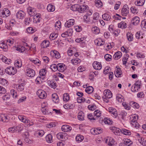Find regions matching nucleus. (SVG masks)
Here are the masks:
<instances>
[{"mask_svg":"<svg viewBox=\"0 0 146 146\" xmlns=\"http://www.w3.org/2000/svg\"><path fill=\"white\" fill-rule=\"evenodd\" d=\"M145 2V0H138L135 2V4L137 6L143 5Z\"/></svg>","mask_w":146,"mask_h":146,"instance_id":"e433bc0d","label":"nucleus"},{"mask_svg":"<svg viewBox=\"0 0 146 146\" xmlns=\"http://www.w3.org/2000/svg\"><path fill=\"white\" fill-rule=\"evenodd\" d=\"M52 136L51 134H48L46 137V141L49 143L52 142Z\"/></svg>","mask_w":146,"mask_h":146,"instance_id":"79ce46f5","label":"nucleus"},{"mask_svg":"<svg viewBox=\"0 0 146 146\" xmlns=\"http://www.w3.org/2000/svg\"><path fill=\"white\" fill-rule=\"evenodd\" d=\"M109 112L111 114V115L115 118L117 116V112L116 110L112 107H110L108 108Z\"/></svg>","mask_w":146,"mask_h":146,"instance_id":"423d86ee","label":"nucleus"},{"mask_svg":"<svg viewBox=\"0 0 146 146\" xmlns=\"http://www.w3.org/2000/svg\"><path fill=\"white\" fill-rule=\"evenodd\" d=\"M50 68L53 71H56L57 70H58V65L54 64L50 66Z\"/></svg>","mask_w":146,"mask_h":146,"instance_id":"e2e57ef3","label":"nucleus"},{"mask_svg":"<svg viewBox=\"0 0 146 146\" xmlns=\"http://www.w3.org/2000/svg\"><path fill=\"white\" fill-rule=\"evenodd\" d=\"M104 99L110 98L112 97V94L109 90H105L104 91Z\"/></svg>","mask_w":146,"mask_h":146,"instance_id":"0eeeda50","label":"nucleus"},{"mask_svg":"<svg viewBox=\"0 0 146 146\" xmlns=\"http://www.w3.org/2000/svg\"><path fill=\"white\" fill-rule=\"evenodd\" d=\"M99 17V13H95L93 15V22L96 23L97 22V20L98 19Z\"/></svg>","mask_w":146,"mask_h":146,"instance_id":"f704fd0d","label":"nucleus"},{"mask_svg":"<svg viewBox=\"0 0 146 146\" xmlns=\"http://www.w3.org/2000/svg\"><path fill=\"white\" fill-rule=\"evenodd\" d=\"M129 104L131 107L134 108L138 109L139 107L138 104L135 102H130Z\"/></svg>","mask_w":146,"mask_h":146,"instance_id":"c85d7f7f","label":"nucleus"},{"mask_svg":"<svg viewBox=\"0 0 146 146\" xmlns=\"http://www.w3.org/2000/svg\"><path fill=\"white\" fill-rule=\"evenodd\" d=\"M25 84L21 83L19 85H16V88L18 91H21L23 90L24 88Z\"/></svg>","mask_w":146,"mask_h":146,"instance_id":"7c9ffc66","label":"nucleus"},{"mask_svg":"<svg viewBox=\"0 0 146 146\" xmlns=\"http://www.w3.org/2000/svg\"><path fill=\"white\" fill-rule=\"evenodd\" d=\"M25 48L23 46H19L16 47V50L20 52H24L25 50Z\"/></svg>","mask_w":146,"mask_h":146,"instance_id":"a18cd8bd","label":"nucleus"},{"mask_svg":"<svg viewBox=\"0 0 146 146\" xmlns=\"http://www.w3.org/2000/svg\"><path fill=\"white\" fill-rule=\"evenodd\" d=\"M140 88V87L134 85L131 87V90L132 92H138V90Z\"/></svg>","mask_w":146,"mask_h":146,"instance_id":"58836bf2","label":"nucleus"},{"mask_svg":"<svg viewBox=\"0 0 146 146\" xmlns=\"http://www.w3.org/2000/svg\"><path fill=\"white\" fill-rule=\"evenodd\" d=\"M18 117L20 120L24 123H27L30 122L29 120L26 119L25 117H24L23 116L21 115L19 116Z\"/></svg>","mask_w":146,"mask_h":146,"instance_id":"c756f323","label":"nucleus"},{"mask_svg":"<svg viewBox=\"0 0 146 146\" xmlns=\"http://www.w3.org/2000/svg\"><path fill=\"white\" fill-rule=\"evenodd\" d=\"M78 119L79 120L81 121L83 120L84 119V113L82 112L81 111L78 113Z\"/></svg>","mask_w":146,"mask_h":146,"instance_id":"49530a36","label":"nucleus"},{"mask_svg":"<svg viewBox=\"0 0 146 146\" xmlns=\"http://www.w3.org/2000/svg\"><path fill=\"white\" fill-rule=\"evenodd\" d=\"M25 15V13L22 11H18L16 14L17 18L19 19H23Z\"/></svg>","mask_w":146,"mask_h":146,"instance_id":"ddd939ff","label":"nucleus"},{"mask_svg":"<svg viewBox=\"0 0 146 146\" xmlns=\"http://www.w3.org/2000/svg\"><path fill=\"white\" fill-rule=\"evenodd\" d=\"M129 8L127 5H125L122 8L121 14L123 16H126L129 13Z\"/></svg>","mask_w":146,"mask_h":146,"instance_id":"20e7f679","label":"nucleus"},{"mask_svg":"<svg viewBox=\"0 0 146 146\" xmlns=\"http://www.w3.org/2000/svg\"><path fill=\"white\" fill-rule=\"evenodd\" d=\"M61 129L62 131L64 132L70 131L72 129V127L68 125H64L62 126Z\"/></svg>","mask_w":146,"mask_h":146,"instance_id":"dca6fc26","label":"nucleus"},{"mask_svg":"<svg viewBox=\"0 0 146 146\" xmlns=\"http://www.w3.org/2000/svg\"><path fill=\"white\" fill-rule=\"evenodd\" d=\"M46 71L45 69H41L39 71V75L40 76H44L46 74Z\"/></svg>","mask_w":146,"mask_h":146,"instance_id":"864d4df0","label":"nucleus"},{"mask_svg":"<svg viewBox=\"0 0 146 146\" xmlns=\"http://www.w3.org/2000/svg\"><path fill=\"white\" fill-rule=\"evenodd\" d=\"M79 5L78 4H74L71 6V9L73 11H78V8H79Z\"/></svg>","mask_w":146,"mask_h":146,"instance_id":"de8ad7c7","label":"nucleus"},{"mask_svg":"<svg viewBox=\"0 0 146 146\" xmlns=\"http://www.w3.org/2000/svg\"><path fill=\"white\" fill-rule=\"evenodd\" d=\"M95 42L96 45L101 46L104 44L105 42L103 41L101 39L96 40H95Z\"/></svg>","mask_w":146,"mask_h":146,"instance_id":"393cba45","label":"nucleus"},{"mask_svg":"<svg viewBox=\"0 0 146 146\" xmlns=\"http://www.w3.org/2000/svg\"><path fill=\"white\" fill-rule=\"evenodd\" d=\"M26 73L27 76L30 77H33L35 74L34 70L30 68H28L26 70Z\"/></svg>","mask_w":146,"mask_h":146,"instance_id":"39448f33","label":"nucleus"},{"mask_svg":"<svg viewBox=\"0 0 146 146\" xmlns=\"http://www.w3.org/2000/svg\"><path fill=\"white\" fill-rule=\"evenodd\" d=\"M139 141L143 146L146 145V139L143 138H141L138 139Z\"/></svg>","mask_w":146,"mask_h":146,"instance_id":"09e8293b","label":"nucleus"},{"mask_svg":"<svg viewBox=\"0 0 146 146\" xmlns=\"http://www.w3.org/2000/svg\"><path fill=\"white\" fill-rule=\"evenodd\" d=\"M84 137L80 135H78L76 138V141H78V143H79L81 141L84 139Z\"/></svg>","mask_w":146,"mask_h":146,"instance_id":"8fccbe9b","label":"nucleus"},{"mask_svg":"<svg viewBox=\"0 0 146 146\" xmlns=\"http://www.w3.org/2000/svg\"><path fill=\"white\" fill-rule=\"evenodd\" d=\"M124 143L125 145L129 146L132 144V142L130 139H125Z\"/></svg>","mask_w":146,"mask_h":146,"instance_id":"0e129e2a","label":"nucleus"},{"mask_svg":"<svg viewBox=\"0 0 146 146\" xmlns=\"http://www.w3.org/2000/svg\"><path fill=\"white\" fill-rule=\"evenodd\" d=\"M36 94L39 98L41 99H44L46 96L45 92L41 90H38L36 92Z\"/></svg>","mask_w":146,"mask_h":146,"instance_id":"7ed1b4c3","label":"nucleus"},{"mask_svg":"<svg viewBox=\"0 0 146 146\" xmlns=\"http://www.w3.org/2000/svg\"><path fill=\"white\" fill-rule=\"evenodd\" d=\"M127 27V25L124 22L121 21L118 24V27L121 29H125Z\"/></svg>","mask_w":146,"mask_h":146,"instance_id":"bb28decb","label":"nucleus"},{"mask_svg":"<svg viewBox=\"0 0 146 146\" xmlns=\"http://www.w3.org/2000/svg\"><path fill=\"white\" fill-rule=\"evenodd\" d=\"M11 94L14 98H16L17 96V92L15 91V90L12 89L11 90Z\"/></svg>","mask_w":146,"mask_h":146,"instance_id":"680f3d73","label":"nucleus"},{"mask_svg":"<svg viewBox=\"0 0 146 146\" xmlns=\"http://www.w3.org/2000/svg\"><path fill=\"white\" fill-rule=\"evenodd\" d=\"M49 44V41L44 40L41 44V47L43 48H46L48 46Z\"/></svg>","mask_w":146,"mask_h":146,"instance_id":"aec40b11","label":"nucleus"},{"mask_svg":"<svg viewBox=\"0 0 146 146\" xmlns=\"http://www.w3.org/2000/svg\"><path fill=\"white\" fill-rule=\"evenodd\" d=\"M0 121L3 122H8L9 121V119L6 114H0Z\"/></svg>","mask_w":146,"mask_h":146,"instance_id":"9b49d317","label":"nucleus"},{"mask_svg":"<svg viewBox=\"0 0 146 146\" xmlns=\"http://www.w3.org/2000/svg\"><path fill=\"white\" fill-rule=\"evenodd\" d=\"M121 132L125 135H130L131 134L130 131L125 129H121Z\"/></svg>","mask_w":146,"mask_h":146,"instance_id":"a19ab883","label":"nucleus"},{"mask_svg":"<svg viewBox=\"0 0 146 146\" xmlns=\"http://www.w3.org/2000/svg\"><path fill=\"white\" fill-rule=\"evenodd\" d=\"M139 21V19L137 17H135L133 18L131 20V23L136 25L138 24Z\"/></svg>","mask_w":146,"mask_h":146,"instance_id":"412c9836","label":"nucleus"},{"mask_svg":"<svg viewBox=\"0 0 146 146\" xmlns=\"http://www.w3.org/2000/svg\"><path fill=\"white\" fill-rule=\"evenodd\" d=\"M102 18L104 20L107 21H110L111 17L110 15L107 14H104L102 15Z\"/></svg>","mask_w":146,"mask_h":146,"instance_id":"c03bdc74","label":"nucleus"},{"mask_svg":"<svg viewBox=\"0 0 146 146\" xmlns=\"http://www.w3.org/2000/svg\"><path fill=\"white\" fill-rule=\"evenodd\" d=\"M0 47L2 48H3L4 50L6 51L7 50L8 46L7 44L4 43H0Z\"/></svg>","mask_w":146,"mask_h":146,"instance_id":"052dcab7","label":"nucleus"},{"mask_svg":"<svg viewBox=\"0 0 146 146\" xmlns=\"http://www.w3.org/2000/svg\"><path fill=\"white\" fill-rule=\"evenodd\" d=\"M95 5L98 8H100L102 6V3L101 0H95Z\"/></svg>","mask_w":146,"mask_h":146,"instance_id":"2f4dec72","label":"nucleus"},{"mask_svg":"<svg viewBox=\"0 0 146 146\" xmlns=\"http://www.w3.org/2000/svg\"><path fill=\"white\" fill-rule=\"evenodd\" d=\"M1 13L3 17L5 16L8 17L10 14L9 11L8 9L6 8L4 9Z\"/></svg>","mask_w":146,"mask_h":146,"instance_id":"6ab92c4d","label":"nucleus"},{"mask_svg":"<svg viewBox=\"0 0 146 146\" xmlns=\"http://www.w3.org/2000/svg\"><path fill=\"white\" fill-rule=\"evenodd\" d=\"M80 60L78 58L73 59L71 60V63L74 65H77L80 63Z\"/></svg>","mask_w":146,"mask_h":146,"instance_id":"473e14b6","label":"nucleus"},{"mask_svg":"<svg viewBox=\"0 0 146 146\" xmlns=\"http://www.w3.org/2000/svg\"><path fill=\"white\" fill-rule=\"evenodd\" d=\"M122 56L121 53L120 52H116L114 55L113 58L115 60H117L120 58Z\"/></svg>","mask_w":146,"mask_h":146,"instance_id":"a878e982","label":"nucleus"},{"mask_svg":"<svg viewBox=\"0 0 146 146\" xmlns=\"http://www.w3.org/2000/svg\"><path fill=\"white\" fill-rule=\"evenodd\" d=\"M29 60L35 64H40V61L38 59L36 58L35 60L33 59L32 58H29Z\"/></svg>","mask_w":146,"mask_h":146,"instance_id":"13d9d810","label":"nucleus"},{"mask_svg":"<svg viewBox=\"0 0 146 146\" xmlns=\"http://www.w3.org/2000/svg\"><path fill=\"white\" fill-rule=\"evenodd\" d=\"M99 121L100 123H104L105 124H108L110 125H111L112 124L113 122L111 120H110L109 119L106 118L104 119V120H103L102 119L101 120V118H100V119Z\"/></svg>","mask_w":146,"mask_h":146,"instance_id":"2eb2a0df","label":"nucleus"},{"mask_svg":"<svg viewBox=\"0 0 146 146\" xmlns=\"http://www.w3.org/2000/svg\"><path fill=\"white\" fill-rule=\"evenodd\" d=\"M146 25V21H145V19H144L143 20L141 23V26L142 29L144 30L145 31L146 29V28L145 27Z\"/></svg>","mask_w":146,"mask_h":146,"instance_id":"4d7b16f0","label":"nucleus"},{"mask_svg":"<svg viewBox=\"0 0 146 146\" xmlns=\"http://www.w3.org/2000/svg\"><path fill=\"white\" fill-rule=\"evenodd\" d=\"M116 99L119 102H122L124 101L123 97L121 94H117V95L116 96Z\"/></svg>","mask_w":146,"mask_h":146,"instance_id":"cd10ccee","label":"nucleus"},{"mask_svg":"<svg viewBox=\"0 0 146 146\" xmlns=\"http://www.w3.org/2000/svg\"><path fill=\"white\" fill-rule=\"evenodd\" d=\"M102 129L100 127H98L94 130V133L96 134L101 133L102 132Z\"/></svg>","mask_w":146,"mask_h":146,"instance_id":"3c124183","label":"nucleus"},{"mask_svg":"<svg viewBox=\"0 0 146 146\" xmlns=\"http://www.w3.org/2000/svg\"><path fill=\"white\" fill-rule=\"evenodd\" d=\"M93 68L96 70H100L102 68L101 64L97 61H94L93 63Z\"/></svg>","mask_w":146,"mask_h":146,"instance_id":"f8f14e48","label":"nucleus"},{"mask_svg":"<svg viewBox=\"0 0 146 146\" xmlns=\"http://www.w3.org/2000/svg\"><path fill=\"white\" fill-rule=\"evenodd\" d=\"M15 65L16 67L19 68L21 67L22 64L21 62H19L17 60H16L15 62Z\"/></svg>","mask_w":146,"mask_h":146,"instance_id":"774afa93","label":"nucleus"},{"mask_svg":"<svg viewBox=\"0 0 146 146\" xmlns=\"http://www.w3.org/2000/svg\"><path fill=\"white\" fill-rule=\"evenodd\" d=\"M75 21L74 19H71L67 21L65 24V26L67 28H69L72 26L74 25Z\"/></svg>","mask_w":146,"mask_h":146,"instance_id":"9d476101","label":"nucleus"},{"mask_svg":"<svg viewBox=\"0 0 146 146\" xmlns=\"http://www.w3.org/2000/svg\"><path fill=\"white\" fill-rule=\"evenodd\" d=\"M92 31L93 33L95 34H98L100 32L99 28L96 26L93 27L92 28Z\"/></svg>","mask_w":146,"mask_h":146,"instance_id":"603ef678","label":"nucleus"},{"mask_svg":"<svg viewBox=\"0 0 146 146\" xmlns=\"http://www.w3.org/2000/svg\"><path fill=\"white\" fill-rule=\"evenodd\" d=\"M132 119L131 121V124L132 125L133 127L136 128H139L140 125L137 122V120L138 119V116L137 115L134 116Z\"/></svg>","mask_w":146,"mask_h":146,"instance_id":"f257e3e1","label":"nucleus"},{"mask_svg":"<svg viewBox=\"0 0 146 146\" xmlns=\"http://www.w3.org/2000/svg\"><path fill=\"white\" fill-rule=\"evenodd\" d=\"M47 9L49 12H53L55 10V7L52 5L49 4L47 7Z\"/></svg>","mask_w":146,"mask_h":146,"instance_id":"72a5a7b5","label":"nucleus"},{"mask_svg":"<svg viewBox=\"0 0 146 146\" xmlns=\"http://www.w3.org/2000/svg\"><path fill=\"white\" fill-rule=\"evenodd\" d=\"M110 129L112 130V132L115 135H120V132L121 131V129L119 128L115 127H111Z\"/></svg>","mask_w":146,"mask_h":146,"instance_id":"1a4fd4ad","label":"nucleus"},{"mask_svg":"<svg viewBox=\"0 0 146 146\" xmlns=\"http://www.w3.org/2000/svg\"><path fill=\"white\" fill-rule=\"evenodd\" d=\"M94 91V88L91 86H89L86 88L85 90V91L86 92L90 94L93 92Z\"/></svg>","mask_w":146,"mask_h":146,"instance_id":"c9c22d12","label":"nucleus"},{"mask_svg":"<svg viewBox=\"0 0 146 146\" xmlns=\"http://www.w3.org/2000/svg\"><path fill=\"white\" fill-rule=\"evenodd\" d=\"M58 70L60 72H63L65 69V65L63 64H58Z\"/></svg>","mask_w":146,"mask_h":146,"instance_id":"4be33fe9","label":"nucleus"},{"mask_svg":"<svg viewBox=\"0 0 146 146\" xmlns=\"http://www.w3.org/2000/svg\"><path fill=\"white\" fill-rule=\"evenodd\" d=\"M58 35L57 33H52L50 34L49 38L51 40H54L57 37Z\"/></svg>","mask_w":146,"mask_h":146,"instance_id":"ea45409f","label":"nucleus"},{"mask_svg":"<svg viewBox=\"0 0 146 146\" xmlns=\"http://www.w3.org/2000/svg\"><path fill=\"white\" fill-rule=\"evenodd\" d=\"M52 101L56 103L58 102L59 101L58 97V95L55 93L53 94L52 96Z\"/></svg>","mask_w":146,"mask_h":146,"instance_id":"5701e85b","label":"nucleus"},{"mask_svg":"<svg viewBox=\"0 0 146 146\" xmlns=\"http://www.w3.org/2000/svg\"><path fill=\"white\" fill-rule=\"evenodd\" d=\"M127 37L128 40L131 41L133 40V36L132 33L130 32H128L127 33Z\"/></svg>","mask_w":146,"mask_h":146,"instance_id":"37998d69","label":"nucleus"},{"mask_svg":"<svg viewBox=\"0 0 146 146\" xmlns=\"http://www.w3.org/2000/svg\"><path fill=\"white\" fill-rule=\"evenodd\" d=\"M20 126H18L16 127H13L9 128L8 131L11 132H13L14 131H17L18 128H21Z\"/></svg>","mask_w":146,"mask_h":146,"instance_id":"4c0bfd02","label":"nucleus"},{"mask_svg":"<svg viewBox=\"0 0 146 146\" xmlns=\"http://www.w3.org/2000/svg\"><path fill=\"white\" fill-rule=\"evenodd\" d=\"M88 8L87 5L85 6L84 5H80L79 8H78V11L80 13H82L84 12H86Z\"/></svg>","mask_w":146,"mask_h":146,"instance_id":"f3484780","label":"nucleus"},{"mask_svg":"<svg viewBox=\"0 0 146 146\" xmlns=\"http://www.w3.org/2000/svg\"><path fill=\"white\" fill-rule=\"evenodd\" d=\"M54 27L56 29H60L61 27L60 22V21H57L54 25Z\"/></svg>","mask_w":146,"mask_h":146,"instance_id":"bf43d9fd","label":"nucleus"},{"mask_svg":"<svg viewBox=\"0 0 146 146\" xmlns=\"http://www.w3.org/2000/svg\"><path fill=\"white\" fill-rule=\"evenodd\" d=\"M115 76L117 77H119L121 74V69L119 68H117L114 72Z\"/></svg>","mask_w":146,"mask_h":146,"instance_id":"b1692460","label":"nucleus"},{"mask_svg":"<svg viewBox=\"0 0 146 146\" xmlns=\"http://www.w3.org/2000/svg\"><path fill=\"white\" fill-rule=\"evenodd\" d=\"M69 96L68 94H64L63 96V99L64 101L67 102L69 100Z\"/></svg>","mask_w":146,"mask_h":146,"instance_id":"6e6d98bb","label":"nucleus"},{"mask_svg":"<svg viewBox=\"0 0 146 146\" xmlns=\"http://www.w3.org/2000/svg\"><path fill=\"white\" fill-rule=\"evenodd\" d=\"M27 11L29 15L31 16L34 15L36 13V10L34 8L32 7H29L27 8Z\"/></svg>","mask_w":146,"mask_h":146,"instance_id":"6e6552de","label":"nucleus"},{"mask_svg":"<svg viewBox=\"0 0 146 146\" xmlns=\"http://www.w3.org/2000/svg\"><path fill=\"white\" fill-rule=\"evenodd\" d=\"M94 116L97 117H100L101 115V112L99 110H95L94 112Z\"/></svg>","mask_w":146,"mask_h":146,"instance_id":"5fc2aeb1","label":"nucleus"},{"mask_svg":"<svg viewBox=\"0 0 146 146\" xmlns=\"http://www.w3.org/2000/svg\"><path fill=\"white\" fill-rule=\"evenodd\" d=\"M5 72L8 74L14 75L16 73L17 70L14 67L9 66L5 69Z\"/></svg>","mask_w":146,"mask_h":146,"instance_id":"f03ea898","label":"nucleus"},{"mask_svg":"<svg viewBox=\"0 0 146 146\" xmlns=\"http://www.w3.org/2000/svg\"><path fill=\"white\" fill-rule=\"evenodd\" d=\"M50 54L52 56L57 59L59 58L60 56L59 53L57 51L53 50L50 52Z\"/></svg>","mask_w":146,"mask_h":146,"instance_id":"4468645a","label":"nucleus"},{"mask_svg":"<svg viewBox=\"0 0 146 146\" xmlns=\"http://www.w3.org/2000/svg\"><path fill=\"white\" fill-rule=\"evenodd\" d=\"M104 58L107 61H110L111 60V56L109 54H106L105 55Z\"/></svg>","mask_w":146,"mask_h":146,"instance_id":"69168bd1","label":"nucleus"},{"mask_svg":"<svg viewBox=\"0 0 146 146\" xmlns=\"http://www.w3.org/2000/svg\"><path fill=\"white\" fill-rule=\"evenodd\" d=\"M65 133H59L57 135V138L59 139H63V134H65Z\"/></svg>","mask_w":146,"mask_h":146,"instance_id":"338daca9","label":"nucleus"},{"mask_svg":"<svg viewBox=\"0 0 146 146\" xmlns=\"http://www.w3.org/2000/svg\"><path fill=\"white\" fill-rule=\"evenodd\" d=\"M40 14L39 13L36 14L34 17L33 22L35 23H39L40 22L41 18L40 17Z\"/></svg>","mask_w":146,"mask_h":146,"instance_id":"a211bd4d","label":"nucleus"}]
</instances>
